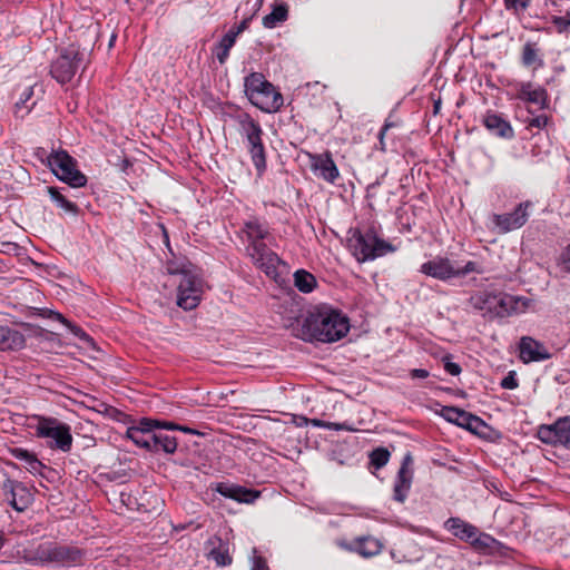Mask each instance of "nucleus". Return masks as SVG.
Returning <instances> with one entry per match:
<instances>
[{"label":"nucleus","mask_w":570,"mask_h":570,"mask_svg":"<svg viewBox=\"0 0 570 570\" xmlns=\"http://www.w3.org/2000/svg\"><path fill=\"white\" fill-rule=\"evenodd\" d=\"M82 56L76 48L69 47L52 63L51 75L61 83L70 81L82 61Z\"/></svg>","instance_id":"9d476101"},{"label":"nucleus","mask_w":570,"mask_h":570,"mask_svg":"<svg viewBox=\"0 0 570 570\" xmlns=\"http://www.w3.org/2000/svg\"><path fill=\"white\" fill-rule=\"evenodd\" d=\"M6 490L7 500L10 505L17 511H24L32 501L30 491L21 483L7 481L3 484Z\"/></svg>","instance_id":"f3484780"},{"label":"nucleus","mask_w":570,"mask_h":570,"mask_svg":"<svg viewBox=\"0 0 570 570\" xmlns=\"http://www.w3.org/2000/svg\"><path fill=\"white\" fill-rule=\"evenodd\" d=\"M371 463L376 468L381 469L389 462L390 453L386 449L379 448L375 449L371 455Z\"/></svg>","instance_id":"473e14b6"},{"label":"nucleus","mask_w":570,"mask_h":570,"mask_svg":"<svg viewBox=\"0 0 570 570\" xmlns=\"http://www.w3.org/2000/svg\"><path fill=\"white\" fill-rule=\"evenodd\" d=\"M48 163L52 173L71 187L78 188L86 185V176L76 168L75 159L67 151H52L48 157Z\"/></svg>","instance_id":"423d86ee"},{"label":"nucleus","mask_w":570,"mask_h":570,"mask_svg":"<svg viewBox=\"0 0 570 570\" xmlns=\"http://www.w3.org/2000/svg\"><path fill=\"white\" fill-rule=\"evenodd\" d=\"M36 431L39 436L52 440L57 449L63 452L70 450L72 436L67 424L56 419L41 417L38 421Z\"/></svg>","instance_id":"6e6552de"},{"label":"nucleus","mask_w":570,"mask_h":570,"mask_svg":"<svg viewBox=\"0 0 570 570\" xmlns=\"http://www.w3.org/2000/svg\"><path fill=\"white\" fill-rule=\"evenodd\" d=\"M350 330L348 320L341 313L322 307L308 311L295 335L304 341L332 343L341 340Z\"/></svg>","instance_id":"f257e3e1"},{"label":"nucleus","mask_w":570,"mask_h":570,"mask_svg":"<svg viewBox=\"0 0 570 570\" xmlns=\"http://www.w3.org/2000/svg\"><path fill=\"white\" fill-rule=\"evenodd\" d=\"M248 253L255 264L264 269L267 275L276 273V266L279 263V258L275 253L269 250L263 242H255L248 246Z\"/></svg>","instance_id":"ddd939ff"},{"label":"nucleus","mask_w":570,"mask_h":570,"mask_svg":"<svg viewBox=\"0 0 570 570\" xmlns=\"http://www.w3.org/2000/svg\"><path fill=\"white\" fill-rule=\"evenodd\" d=\"M538 438L548 444H560L570 450V417L559 419L554 424L541 425Z\"/></svg>","instance_id":"9b49d317"},{"label":"nucleus","mask_w":570,"mask_h":570,"mask_svg":"<svg viewBox=\"0 0 570 570\" xmlns=\"http://www.w3.org/2000/svg\"><path fill=\"white\" fill-rule=\"evenodd\" d=\"M348 247L355 258L363 263L373 261L387 253H392L395 248L387 242L379 238L374 233L367 232L365 234L357 229L350 232Z\"/></svg>","instance_id":"20e7f679"},{"label":"nucleus","mask_w":570,"mask_h":570,"mask_svg":"<svg viewBox=\"0 0 570 570\" xmlns=\"http://www.w3.org/2000/svg\"><path fill=\"white\" fill-rule=\"evenodd\" d=\"M530 0H505L508 8H513L515 10L518 9H525L529 4Z\"/></svg>","instance_id":"c03bdc74"},{"label":"nucleus","mask_w":570,"mask_h":570,"mask_svg":"<svg viewBox=\"0 0 570 570\" xmlns=\"http://www.w3.org/2000/svg\"><path fill=\"white\" fill-rule=\"evenodd\" d=\"M250 21V18H245L240 23L239 26L236 28L237 29V32H243L244 30H246L248 28V23Z\"/></svg>","instance_id":"864d4df0"},{"label":"nucleus","mask_w":570,"mask_h":570,"mask_svg":"<svg viewBox=\"0 0 570 570\" xmlns=\"http://www.w3.org/2000/svg\"><path fill=\"white\" fill-rule=\"evenodd\" d=\"M48 194L50 195L51 199L56 202L57 205L63 210L71 214H77V205L68 200L56 187H48Z\"/></svg>","instance_id":"7c9ffc66"},{"label":"nucleus","mask_w":570,"mask_h":570,"mask_svg":"<svg viewBox=\"0 0 570 570\" xmlns=\"http://www.w3.org/2000/svg\"><path fill=\"white\" fill-rule=\"evenodd\" d=\"M155 425H158V421L144 419L139 425L128 428L126 435L135 444L149 451Z\"/></svg>","instance_id":"a211bd4d"},{"label":"nucleus","mask_w":570,"mask_h":570,"mask_svg":"<svg viewBox=\"0 0 570 570\" xmlns=\"http://www.w3.org/2000/svg\"><path fill=\"white\" fill-rule=\"evenodd\" d=\"M472 272L482 273V269L480 268V266L475 262H468L464 265V267H462V268L458 267V277L459 276H465V275H468L469 273H472Z\"/></svg>","instance_id":"a19ab883"},{"label":"nucleus","mask_w":570,"mask_h":570,"mask_svg":"<svg viewBox=\"0 0 570 570\" xmlns=\"http://www.w3.org/2000/svg\"><path fill=\"white\" fill-rule=\"evenodd\" d=\"M440 414L446 421L474 433H478L484 426V422L480 417L459 407L443 406Z\"/></svg>","instance_id":"f8f14e48"},{"label":"nucleus","mask_w":570,"mask_h":570,"mask_svg":"<svg viewBox=\"0 0 570 570\" xmlns=\"http://www.w3.org/2000/svg\"><path fill=\"white\" fill-rule=\"evenodd\" d=\"M552 23L556 26L559 32H563L570 27V13L568 12L566 16H553Z\"/></svg>","instance_id":"4c0bfd02"},{"label":"nucleus","mask_w":570,"mask_h":570,"mask_svg":"<svg viewBox=\"0 0 570 570\" xmlns=\"http://www.w3.org/2000/svg\"><path fill=\"white\" fill-rule=\"evenodd\" d=\"M412 456L410 453H407L402 461V465L397 473V480L394 485V498L399 502H403L406 498L407 491L411 488L412 483Z\"/></svg>","instance_id":"aec40b11"},{"label":"nucleus","mask_w":570,"mask_h":570,"mask_svg":"<svg viewBox=\"0 0 570 570\" xmlns=\"http://www.w3.org/2000/svg\"><path fill=\"white\" fill-rule=\"evenodd\" d=\"M14 456L20 459V460H23L26 461L27 463L29 462V460L33 456L31 453H29L28 451L26 450H21V449H17L14 450Z\"/></svg>","instance_id":"09e8293b"},{"label":"nucleus","mask_w":570,"mask_h":570,"mask_svg":"<svg viewBox=\"0 0 570 570\" xmlns=\"http://www.w3.org/2000/svg\"><path fill=\"white\" fill-rule=\"evenodd\" d=\"M546 124H547V117L546 116L534 117L529 122V125L531 127H537V128H541V127L546 126Z\"/></svg>","instance_id":"de8ad7c7"},{"label":"nucleus","mask_w":570,"mask_h":570,"mask_svg":"<svg viewBox=\"0 0 570 570\" xmlns=\"http://www.w3.org/2000/svg\"><path fill=\"white\" fill-rule=\"evenodd\" d=\"M537 60V51L534 48L527 43L523 48L522 61L525 66H531Z\"/></svg>","instance_id":"58836bf2"},{"label":"nucleus","mask_w":570,"mask_h":570,"mask_svg":"<svg viewBox=\"0 0 570 570\" xmlns=\"http://www.w3.org/2000/svg\"><path fill=\"white\" fill-rule=\"evenodd\" d=\"M501 386L503 389H509V390H513L518 386V382L517 380L514 379V376L510 373L508 376H505L502 382H501Z\"/></svg>","instance_id":"a18cd8bd"},{"label":"nucleus","mask_w":570,"mask_h":570,"mask_svg":"<svg viewBox=\"0 0 570 570\" xmlns=\"http://www.w3.org/2000/svg\"><path fill=\"white\" fill-rule=\"evenodd\" d=\"M421 273L440 281L458 277V267L445 257H435L421 265Z\"/></svg>","instance_id":"4468645a"},{"label":"nucleus","mask_w":570,"mask_h":570,"mask_svg":"<svg viewBox=\"0 0 570 570\" xmlns=\"http://www.w3.org/2000/svg\"><path fill=\"white\" fill-rule=\"evenodd\" d=\"M180 431L185 432V433H197L195 430L190 429V428H187V426H181L179 425V429Z\"/></svg>","instance_id":"4d7b16f0"},{"label":"nucleus","mask_w":570,"mask_h":570,"mask_svg":"<svg viewBox=\"0 0 570 570\" xmlns=\"http://www.w3.org/2000/svg\"><path fill=\"white\" fill-rule=\"evenodd\" d=\"M23 557L37 564H72L80 560V551L55 542H42L24 550Z\"/></svg>","instance_id":"7ed1b4c3"},{"label":"nucleus","mask_w":570,"mask_h":570,"mask_svg":"<svg viewBox=\"0 0 570 570\" xmlns=\"http://www.w3.org/2000/svg\"><path fill=\"white\" fill-rule=\"evenodd\" d=\"M33 95V89L32 87H29L24 90V92L21 95V98L19 101H17L16 104V108L18 110L21 109L22 106H24V104L32 97Z\"/></svg>","instance_id":"37998d69"},{"label":"nucleus","mask_w":570,"mask_h":570,"mask_svg":"<svg viewBox=\"0 0 570 570\" xmlns=\"http://www.w3.org/2000/svg\"><path fill=\"white\" fill-rule=\"evenodd\" d=\"M518 97L535 105L540 109L546 105V90L541 87H534L530 82H525L520 86Z\"/></svg>","instance_id":"393cba45"},{"label":"nucleus","mask_w":570,"mask_h":570,"mask_svg":"<svg viewBox=\"0 0 570 570\" xmlns=\"http://www.w3.org/2000/svg\"><path fill=\"white\" fill-rule=\"evenodd\" d=\"M170 274H180L181 278L177 288V305L186 311L195 308L202 296V281L197 273L191 269V265H183V267L168 268Z\"/></svg>","instance_id":"39448f33"},{"label":"nucleus","mask_w":570,"mask_h":570,"mask_svg":"<svg viewBox=\"0 0 570 570\" xmlns=\"http://www.w3.org/2000/svg\"><path fill=\"white\" fill-rule=\"evenodd\" d=\"M288 9L285 4H278L274 7L273 11L263 18V24L265 28H275L277 23L283 22L287 19Z\"/></svg>","instance_id":"c85d7f7f"},{"label":"nucleus","mask_w":570,"mask_h":570,"mask_svg":"<svg viewBox=\"0 0 570 570\" xmlns=\"http://www.w3.org/2000/svg\"><path fill=\"white\" fill-rule=\"evenodd\" d=\"M240 132L246 137L249 145V153L256 168L261 171L265 168V153L262 142V128L248 115H244L239 119Z\"/></svg>","instance_id":"0eeeda50"},{"label":"nucleus","mask_w":570,"mask_h":570,"mask_svg":"<svg viewBox=\"0 0 570 570\" xmlns=\"http://www.w3.org/2000/svg\"><path fill=\"white\" fill-rule=\"evenodd\" d=\"M177 449V440L176 438L154 428V432L151 435V445L149 451L159 452L164 451L165 453L173 454Z\"/></svg>","instance_id":"4be33fe9"},{"label":"nucleus","mask_w":570,"mask_h":570,"mask_svg":"<svg viewBox=\"0 0 570 570\" xmlns=\"http://www.w3.org/2000/svg\"><path fill=\"white\" fill-rule=\"evenodd\" d=\"M210 557L216 562V564L220 567L232 563V557L228 554V551L220 548L212 550Z\"/></svg>","instance_id":"f704fd0d"},{"label":"nucleus","mask_w":570,"mask_h":570,"mask_svg":"<svg viewBox=\"0 0 570 570\" xmlns=\"http://www.w3.org/2000/svg\"><path fill=\"white\" fill-rule=\"evenodd\" d=\"M340 546L347 551L355 552V541L353 543H340Z\"/></svg>","instance_id":"6e6d98bb"},{"label":"nucleus","mask_w":570,"mask_h":570,"mask_svg":"<svg viewBox=\"0 0 570 570\" xmlns=\"http://www.w3.org/2000/svg\"><path fill=\"white\" fill-rule=\"evenodd\" d=\"M294 283L301 292L309 293L315 287L316 279L311 273L299 269L294 274Z\"/></svg>","instance_id":"c756f323"},{"label":"nucleus","mask_w":570,"mask_h":570,"mask_svg":"<svg viewBox=\"0 0 570 570\" xmlns=\"http://www.w3.org/2000/svg\"><path fill=\"white\" fill-rule=\"evenodd\" d=\"M471 302L475 308L494 312L497 315L509 313L514 309L513 304H518L520 299L505 294H494L489 292L478 293L471 297Z\"/></svg>","instance_id":"1a4fd4ad"},{"label":"nucleus","mask_w":570,"mask_h":570,"mask_svg":"<svg viewBox=\"0 0 570 570\" xmlns=\"http://www.w3.org/2000/svg\"><path fill=\"white\" fill-rule=\"evenodd\" d=\"M558 266L564 273H570V244L562 250L559 259Z\"/></svg>","instance_id":"e433bc0d"},{"label":"nucleus","mask_w":570,"mask_h":570,"mask_svg":"<svg viewBox=\"0 0 570 570\" xmlns=\"http://www.w3.org/2000/svg\"><path fill=\"white\" fill-rule=\"evenodd\" d=\"M382 543L373 537H362L355 540V552L364 558H371L379 554L382 550Z\"/></svg>","instance_id":"a878e982"},{"label":"nucleus","mask_w":570,"mask_h":570,"mask_svg":"<svg viewBox=\"0 0 570 570\" xmlns=\"http://www.w3.org/2000/svg\"><path fill=\"white\" fill-rule=\"evenodd\" d=\"M493 542L494 540L492 537L485 533H480L479 530H476L475 537H473L469 543L476 549L484 550L491 548Z\"/></svg>","instance_id":"72a5a7b5"},{"label":"nucleus","mask_w":570,"mask_h":570,"mask_svg":"<svg viewBox=\"0 0 570 570\" xmlns=\"http://www.w3.org/2000/svg\"><path fill=\"white\" fill-rule=\"evenodd\" d=\"M529 203L520 204L513 213L504 215H494L493 220L501 233H508L522 227L528 220Z\"/></svg>","instance_id":"2eb2a0df"},{"label":"nucleus","mask_w":570,"mask_h":570,"mask_svg":"<svg viewBox=\"0 0 570 570\" xmlns=\"http://www.w3.org/2000/svg\"><path fill=\"white\" fill-rule=\"evenodd\" d=\"M434 107H435V112H438L439 107H440V101L435 102V106H434Z\"/></svg>","instance_id":"bf43d9fd"},{"label":"nucleus","mask_w":570,"mask_h":570,"mask_svg":"<svg viewBox=\"0 0 570 570\" xmlns=\"http://www.w3.org/2000/svg\"><path fill=\"white\" fill-rule=\"evenodd\" d=\"M245 91L253 105L265 112H275L283 106V97L262 73L245 78Z\"/></svg>","instance_id":"f03ea898"},{"label":"nucleus","mask_w":570,"mask_h":570,"mask_svg":"<svg viewBox=\"0 0 570 570\" xmlns=\"http://www.w3.org/2000/svg\"><path fill=\"white\" fill-rule=\"evenodd\" d=\"M240 32H237V29L236 30H230L229 32H227L223 38H229L232 40L233 43H235V40H236V37L239 35Z\"/></svg>","instance_id":"5fc2aeb1"},{"label":"nucleus","mask_w":570,"mask_h":570,"mask_svg":"<svg viewBox=\"0 0 570 570\" xmlns=\"http://www.w3.org/2000/svg\"><path fill=\"white\" fill-rule=\"evenodd\" d=\"M24 337L16 330L0 326V350L16 351L24 346Z\"/></svg>","instance_id":"5701e85b"},{"label":"nucleus","mask_w":570,"mask_h":570,"mask_svg":"<svg viewBox=\"0 0 570 570\" xmlns=\"http://www.w3.org/2000/svg\"><path fill=\"white\" fill-rule=\"evenodd\" d=\"M391 126H392V124L386 122V124L384 125V127H383V128L381 129V131H380L379 139H380V146H381L380 148H381V150H384V149H385L384 137H385V134H386V131L389 130V128H390Z\"/></svg>","instance_id":"3c124183"},{"label":"nucleus","mask_w":570,"mask_h":570,"mask_svg":"<svg viewBox=\"0 0 570 570\" xmlns=\"http://www.w3.org/2000/svg\"><path fill=\"white\" fill-rule=\"evenodd\" d=\"M485 127L500 137H510L512 135L511 126L498 115H487L484 117Z\"/></svg>","instance_id":"bb28decb"},{"label":"nucleus","mask_w":570,"mask_h":570,"mask_svg":"<svg viewBox=\"0 0 570 570\" xmlns=\"http://www.w3.org/2000/svg\"><path fill=\"white\" fill-rule=\"evenodd\" d=\"M304 421H305V423H311L314 426L326 428L330 430H336V431L346 430V431H351V432L356 431L355 428L350 426L346 423H332V422H325V421L317 420V419H312V420L304 419Z\"/></svg>","instance_id":"2f4dec72"},{"label":"nucleus","mask_w":570,"mask_h":570,"mask_svg":"<svg viewBox=\"0 0 570 570\" xmlns=\"http://www.w3.org/2000/svg\"><path fill=\"white\" fill-rule=\"evenodd\" d=\"M412 379H426L429 376V372L424 368H414L410 372Z\"/></svg>","instance_id":"8fccbe9b"},{"label":"nucleus","mask_w":570,"mask_h":570,"mask_svg":"<svg viewBox=\"0 0 570 570\" xmlns=\"http://www.w3.org/2000/svg\"><path fill=\"white\" fill-rule=\"evenodd\" d=\"M56 320L65 324L76 336L80 337L83 341H90V337L78 326L71 324L67 318H65L61 314H55Z\"/></svg>","instance_id":"c9c22d12"},{"label":"nucleus","mask_w":570,"mask_h":570,"mask_svg":"<svg viewBox=\"0 0 570 570\" xmlns=\"http://www.w3.org/2000/svg\"><path fill=\"white\" fill-rule=\"evenodd\" d=\"M27 464L29 471L32 473H38L42 466L41 462L38 461L35 456H32Z\"/></svg>","instance_id":"49530a36"},{"label":"nucleus","mask_w":570,"mask_h":570,"mask_svg":"<svg viewBox=\"0 0 570 570\" xmlns=\"http://www.w3.org/2000/svg\"><path fill=\"white\" fill-rule=\"evenodd\" d=\"M311 169L328 183H334L340 176L338 169L330 153L311 155Z\"/></svg>","instance_id":"dca6fc26"},{"label":"nucleus","mask_w":570,"mask_h":570,"mask_svg":"<svg viewBox=\"0 0 570 570\" xmlns=\"http://www.w3.org/2000/svg\"><path fill=\"white\" fill-rule=\"evenodd\" d=\"M519 348L520 357L524 363L543 361L550 357L546 346L529 336L521 338Z\"/></svg>","instance_id":"6ab92c4d"},{"label":"nucleus","mask_w":570,"mask_h":570,"mask_svg":"<svg viewBox=\"0 0 570 570\" xmlns=\"http://www.w3.org/2000/svg\"><path fill=\"white\" fill-rule=\"evenodd\" d=\"M445 525L453 535L466 542H470L475 537L478 530L474 525L459 518H450Z\"/></svg>","instance_id":"b1692460"},{"label":"nucleus","mask_w":570,"mask_h":570,"mask_svg":"<svg viewBox=\"0 0 570 570\" xmlns=\"http://www.w3.org/2000/svg\"><path fill=\"white\" fill-rule=\"evenodd\" d=\"M216 491L225 498L233 499L242 503H253L261 495V492L257 490L225 483H219Z\"/></svg>","instance_id":"412c9836"},{"label":"nucleus","mask_w":570,"mask_h":570,"mask_svg":"<svg viewBox=\"0 0 570 570\" xmlns=\"http://www.w3.org/2000/svg\"><path fill=\"white\" fill-rule=\"evenodd\" d=\"M115 40H116V36H115V35H112V36H111V39H110V41H109V47H112V45H114Z\"/></svg>","instance_id":"13d9d810"},{"label":"nucleus","mask_w":570,"mask_h":570,"mask_svg":"<svg viewBox=\"0 0 570 570\" xmlns=\"http://www.w3.org/2000/svg\"><path fill=\"white\" fill-rule=\"evenodd\" d=\"M234 46L229 38H223L219 43L220 52L217 55V58L220 63H224L226 58L228 57L229 49Z\"/></svg>","instance_id":"ea45409f"},{"label":"nucleus","mask_w":570,"mask_h":570,"mask_svg":"<svg viewBox=\"0 0 570 570\" xmlns=\"http://www.w3.org/2000/svg\"><path fill=\"white\" fill-rule=\"evenodd\" d=\"M159 428H163L166 430H178L179 425H177L175 423H170V422H159L158 421V425H155V429L157 430Z\"/></svg>","instance_id":"603ef678"},{"label":"nucleus","mask_w":570,"mask_h":570,"mask_svg":"<svg viewBox=\"0 0 570 570\" xmlns=\"http://www.w3.org/2000/svg\"><path fill=\"white\" fill-rule=\"evenodd\" d=\"M245 233L250 244L263 242L268 236L267 228L258 220H249L245 224Z\"/></svg>","instance_id":"cd10ccee"},{"label":"nucleus","mask_w":570,"mask_h":570,"mask_svg":"<svg viewBox=\"0 0 570 570\" xmlns=\"http://www.w3.org/2000/svg\"><path fill=\"white\" fill-rule=\"evenodd\" d=\"M443 362H444V368H445V371L449 374H451V375H459L461 373L460 365L456 364V363L451 362L449 356H445L443 358Z\"/></svg>","instance_id":"79ce46f5"}]
</instances>
